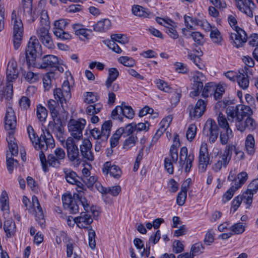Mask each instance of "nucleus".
<instances>
[{"label": "nucleus", "mask_w": 258, "mask_h": 258, "mask_svg": "<svg viewBox=\"0 0 258 258\" xmlns=\"http://www.w3.org/2000/svg\"><path fill=\"white\" fill-rule=\"evenodd\" d=\"M226 113L228 120L234 123L237 130L241 132L246 129L252 131L256 128L257 123L252 117L253 111L250 106L241 104L229 106Z\"/></svg>", "instance_id": "nucleus-1"}, {"label": "nucleus", "mask_w": 258, "mask_h": 258, "mask_svg": "<svg viewBox=\"0 0 258 258\" xmlns=\"http://www.w3.org/2000/svg\"><path fill=\"white\" fill-rule=\"evenodd\" d=\"M42 134L39 137H38L35 132L33 127L29 125L27 127V133L29 139L36 150H40L39 153V159L42 170L44 172L47 171L48 161L46 159L44 152L48 148L47 139L46 138L45 133L48 135V128L44 125H41Z\"/></svg>", "instance_id": "nucleus-2"}, {"label": "nucleus", "mask_w": 258, "mask_h": 258, "mask_svg": "<svg viewBox=\"0 0 258 258\" xmlns=\"http://www.w3.org/2000/svg\"><path fill=\"white\" fill-rule=\"evenodd\" d=\"M234 147L227 145L223 151H219L215 156V162L213 164L212 169L214 172L220 171L222 168H226L229 164L232 157V150Z\"/></svg>", "instance_id": "nucleus-3"}, {"label": "nucleus", "mask_w": 258, "mask_h": 258, "mask_svg": "<svg viewBox=\"0 0 258 258\" xmlns=\"http://www.w3.org/2000/svg\"><path fill=\"white\" fill-rule=\"evenodd\" d=\"M22 202L26 208V210L30 211L32 208H34L36 213V220L42 228H45L46 225L43 213L37 197L33 196L32 197L31 204L29 199L26 196H24L22 198Z\"/></svg>", "instance_id": "nucleus-4"}, {"label": "nucleus", "mask_w": 258, "mask_h": 258, "mask_svg": "<svg viewBox=\"0 0 258 258\" xmlns=\"http://www.w3.org/2000/svg\"><path fill=\"white\" fill-rule=\"evenodd\" d=\"M11 22L13 25V43L16 49H18L22 42L24 27L22 20L17 17L15 11L12 13Z\"/></svg>", "instance_id": "nucleus-5"}, {"label": "nucleus", "mask_w": 258, "mask_h": 258, "mask_svg": "<svg viewBox=\"0 0 258 258\" xmlns=\"http://www.w3.org/2000/svg\"><path fill=\"white\" fill-rule=\"evenodd\" d=\"M37 34L40 41L46 46L48 45V14L47 10L40 13V26Z\"/></svg>", "instance_id": "nucleus-6"}, {"label": "nucleus", "mask_w": 258, "mask_h": 258, "mask_svg": "<svg viewBox=\"0 0 258 258\" xmlns=\"http://www.w3.org/2000/svg\"><path fill=\"white\" fill-rule=\"evenodd\" d=\"M51 115L53 121H49V126L52 127V132L56 134V137L63 145H64L65 137L62 121L58 116V111L55 108L51 110Z\"/></svg>", "instance_id": "nucleus-7"}, {"label": "nucleus", "mask_w": 258, "mask_h": 258, "mask_svg": "<svg viewBox=\"0 0 258 258\" xmlns=\"http://www.w3.org/2000/svg\"><path fill=\"white\" fill-rule=\"evenodd\" d=\"M41 45L38 40L35 36L30 37L25 50L27 63H33L36 60L37 53H39Z\"/></svg>", "instance_id": "nucleus-8"}, {"label": "nucleus", "mask_w": 258, "mask_h": 258, "mask_svg": "<svg viewBox=\"0 0 258 258\" xmlns=\"http://www.w3.org/2000/svg\"><path fill=\"white\" fill-rule=\"evenodd\" d=\"M78 194H74L73 197L71 194L66 193L62 197V201L64 209L68 211L70 214H75L79 212V207L78 202L81 203L77 198Z\"/></svg>", "instance_id": "nucleus-9"}, {"label": "nucleus", "mask_w": 258, "mask_h": 258, "mask_svg": "<svg viewBox=\"0 0 258 258\" xmlns=\"http://www.w3.org/2000/svg\"><path fill=\"white\" fill-rule=\"evenodd\" d=\"M86 124V120L83 118L78 120L72 119L68 124L69 132L73 138L77 140L81 139L83 137V130Z\"/></svg>", "instance_id": "nucleus-10"}, {"label": "nucleus", "mask_w": 258, "mask_h": 258, "mask_svg": "<svg viewBox=\"0 0 258 258\" xmlns=\"http://www.w3.org/2000/svg\"><path fill=\"white\" fill-rule=\"evenodd\" d=\"M121 115L126 118L132 119L135 115L133 109L128 105H126L122 102L120 106H117L111 112V117L113 119H118L122 121V117Z\"/></svg>", "instance_id": "nucleus-11"}, {"label": "nucleus", "mask_w": 258, "mask_h": 258, "mask_svg": "<svg viewBox=\"0 0 258 258\" xmlns=\"http://www.w3.org/2000/svg\"><path fill=\"white\" fill-rule=\"evenodd\" d=\"M203 132L204 135L209 137V142L214 143L219 135V128L215 121L208 119L204 125Z\"/></svg>", "instance_id": "nucleus-12"}, {"label": "nucleus", "mask_w": 258, "mask_h": 258, "mask_svg": "<svg viewBox=\"0 0 258 258\" xmlns=\"http://www.w3.org/2000/svg\"><path fill=\"white\" fill-rule=\"evenodd\" d=\"M68 24L66 19H60L54 22L53 33L57 38L62 40H70L72 39V35L64 31Z\"/></svg>", "instance_id": "nucleus-13"}, {"label": "nucleus", "mask_w": 258, "mask_h": 258, "mask_svg": "<svg viewBox=\"0 0 258 258\" xmlns=\"http://www.w3.org/2000/svg\"><path fill=\"white\" fill-rule=\"evenodd\" d=\"M178 158V149L176 146L172 145L170 149L169 156L165 158L164 168L166 171L170 174L174 172L173 163H176Z\"/></svg>", "instance_id": "nucleus-14"}, {"label": "nucleus", "mask_w": 258, "mask_h": 258, "mask_svg": "<svg viewBox=\"0 0 258 258\" xmlns=\"http://www.w3.org/2000/svg\"><path fill=\"white\" fill-rule=\"evenodd\" d=\"M207 101L202 99H199L196 105H189L187 109L189 110V117L191 119H196L201 117L206 110Z\"/></svg>", "instance_id": "nucleus-15"}, {"label": "nucleus", "mask_w": 258, "mask_h": 258, "mask_svg": "<svg viewBox=\"0 0 258 258\" xmlns=\"http://www.w3.org/2000/svg\"><path fill=\"white\" fill-rule=\"evenodd\" d=\"M237 9L247 16L252 18L256 5L252 0H234Z\"/></svg>", "instance_id": "nucleus-16"}, {"label": "nucleus", "mask_w": 258, "mask_h": 258, "mask_svg": "<svg viewBox=\"0 0 258 258\" xmlns=\"http://www.w3.org/2000/svg\"><path fill=\"white\" fill-rule=\"evenodd\" d=\"M194 160V154L192 152L188 154L187 149L186 147H182L180 149L179 156V164L183 166H185V172H189L192 165Z\"/></svg>", "instance_id": "nucleus-17"}, {"label": "nucleus", "mask_w": 258, "mask_h": 258, "mask_svg": "<svg viewBox=\"0 0 258 258\" xmlns=\"http://www.w3.org/2000/svg\"><path fill=\"white\" fill-rule=\"evenodd\" d=\"M63 172L64 173V177L67 181L71 184L76 185L77 190L79 194V192L83 193L84 195V188L85 185L79 180V177L77 175L76 173L71 169L68 168L63 169Z\"/></svg>", "instance_id": "nucleus-18"}, {"label": "nucleus", "mask_w": 258, "mask_h": 258, "mask_svg": "<svg viewBox=\"0 0 258 258\" xmlns=\"http://www.w3.org/2000/svg\"><path fill=\"white\" fill-rule=\"evenodd\" d=\"M66 94H67L60 88H56L54 90L53 95L57 102H56L53 100H49V110L50 112L53 108H55L58 111L57 108H58V103L62 106L63 103H66L67 101L71 98V97H66Z\"/></svg>", "instance_id": "nucleus-19"}, {"label": "nucleus", "mask_w": 258, "mask_h": 258, "mask_svg": "<svg viewBox=\"0 0 258 258\" xmlns=\"http://www.w3.org/2000/svg\"><path fill=\"white\" fill-rule=\"evenodd\" d=\"M209 161L207 144L203 142L201 144L199 155V169L202 171H205L209 163Z\"/></svg>", "instance_id": "nucleus-20"}, {"label": "nucleus", "mask_w": 258, "mask_h": 258, "mask_svg": "<svg viewBox=\"0 0 258 258\" xmlns=\"http://www.w3.org/2000/svg\"><path fill=\"white\" fill-rule=\"evenodd\" d=\"M17 124L16 116L11 107L7 108L5 117V126L6 130H10L13 134Z\"/></svg>", "instance_id": "nucleus-21"}, {"label": "nucleus", "mask_w": 258, "mask_h": 258, "mask_svg": "<svg viewBox=\"0 0 258 258\" xmlns=\"http://www.w3.org/2000/svg\"><path fill=\"white\" fill-rule=\"evenodd\" d=\"M75 222L79 228L88 229L91 227L90 225L93 222V219L90 214L85 211L82 212L79 216L75 218Z\"/></svg>", "instance_id": "nucleus-22"}, {"label": "nucleus", "mask_w": 258, "mask_h": 258, "mask_svg": "<svg viewBox=\"0 0 258 258\" xmlns=\"http://www.w3.org/2000/svg\"><path fill=\"white\" fill-rule=\"evenodd\" d=\"M235 31V33H231L230 37L233 41L235 46L238 48L246 42L247 37L245 32L240 28H236Z\"/></svg>", "instance_id": "nucleus-23"}, {"label": "nucleus", "mask_w": 258, "mask_h": 258, "mask_svg": "<svg viewBox=\"0 0 258 258\" xmlns=\"http://www.w3.org/2000/svg\"><path fill=\"white\" fill-rule=\"evenodd\" d=\"M66 156L64 150L59 147L55 149L54 154L49 155V166L58 168L60 165V160H63Z\"/></svg>", "instance_id": "nucleus-24"}, {"label": "nucleus", "mask_w": 258, "mask_h": 258, "mask_svg": "<svg viewBox=\"0 0 258 258\" xmlns=\"http://www.w3.org/2000/svg\"><path fill=\"white\" fill-rule=\"evenodd\" d=\"M92 144L89 140L85 139L80 146L81 153L85 160L92 161L94 159L93 153L91 151Z\"/></svg>", "instance_id": "nucleus-25"}, {"label": "nucleus", "mask_w": 258, "mask_h": 258, "mask_svg": "<svg viewBox=\"0 0 258 258\" xmlns=\"http://www.w3.org/2000/svg\"><path fill=\"white\" fill-rule=\"evenodd\" d=\"M102 172L106 175L109 173L110 176L115 178H119L121 175V171L119 167L115 165H111L110 162H106L104 164Z\"/></svg>", "instance_id": "nucleus-26"}, {"label": "nucleus", "mask_w": 258, "mask_h": 258, "mask_svg": "<svg viewBox=\"0 0 258 258\" xmlns=\"http://www.w3.org/2000/svg\"><path fill=\"white\" fill-rule=\"evenodd\" d=\"M18 72L17 62L14 60H10L6 70V77L8 82H13L18 78Z\"/></svg>", "instance_id": "nucleus-27"}, {"label": "nucleus", "mask_w": 258, "mask_h": 258, "mask_svg": "<svg viewBox=\"0 0 258 258\" xmlns=\"http://www.w3.org/2000/svg\"><path fill=\"white\" fill-rule=\"evenodd\" d=\"M63 146L67 149L69 159L71 162H76L77 164H79L80 162L79 149L76 143H74V145H66Z\"/></svg>", "instance_id": "nucleus-28"}, {"label": "nucleus", "mask_w": 258, "mask_h": 258, "mask_svg": "<svg viewBox=\"0 0 258 258\" xmlns=\"http://www.w3.org/2000/svg\"><path fill=\"white\" fill-rule=\"evenodd\" d=\"M77 198L81 203V205H82L85 211H86L89 214L91 213L94 217L98 216V211L94 206H90L89 202L84 197V196L83 195V193L79 192V194L77 195Z\"/></svg>", "instance_id": "nucleus-29"}, {"label": "nucleus", "mask_w": 258, "mask_h": 258, "mask_svg": "<svg viewBox=\"0 0 258 258\" xmlns=\"http://www.w3.org/2000/svg\"><path fill=\"white\" fill-rule=\"evenodd\" d=\"M183 34L187 38L191 37L194 41L198 44L201 45L204 42V35L199 32H191L186 28L182 29Z\"/></svg>", "instance_id": "nucleus-30"}, {"label": "nucleus", "mask_w": 258, "mask_h": 258, "mask_svg": "<svg viewBox=\"0 0 258 258\" xmlns=\"http://www.w3.org/2000/svg\"><path fill=\"white\" fill-rule=\"evenodd\" d=\"M245 149L246 153L250 156L253 155L255 153V140L253 136L251 134H248L245 138Z\"/></svg>", "instance_id": "nucleus-31"}, {"label": "nucleus", "mask_w": 258, "mask_h": 258, "mask_svg": "<svg viewBox=\"0 0 258 258\" xmlns=\"http://www.w3.org/2000/svg\"><path fill=\"white\" fill-rule=\"evenodd\" d=\"M111 27V21L108 19H103L94 25L93 29L97 32H105Z\"/></svg>", "instance_id": "nucleus-32"}, {"label": "nucleus", "mask_w": 258, "mask_h": 258, "mask_svg": "<svg viewBox=\"0 0 258 258\" xmlns=\"http://www.w3.org/2000/svg\"><path fill=\"white\" fill-rule=\"evenodd\" d=\"M69 75H67V78L66 80H64L62 85V90L67 94H66V97H71V90L73 88L74 85V82L73 78L71 74L68 73Z\"/></svg>", "instance_id": "nucleus-33"}, {"label": "nucleus", "mask_w": 258, "mask_h": 258, "mask_svg": "<svg viewBox=\"0 0 258 258\" xmlns=\"http://www.w3.org/2000/svg\"><path fill=\"white\" fill-rule=\"evenodd\" d=\"M237 81L239 87L243 89H246L249 86V79L247 74L245 72L244 70H241L239 72V74L237 76Z\"/></svg>", "instance_id": "nucleus-34"}, {"label": "nucleus", "mask_w": 258, "mask_h": 258, "mask_svg": "<svg viewBox=\"0 0 258 258\" xmlns=\"http://www.w3.org/2000/svg\"><path fill=\"white\" fill-rule=\"evenodd\" d=\"M16 228L15 223L12 220L8 219L5 221L4 229L7 237L10 238L14 235Z\"/></svg>", "instance_id": "nucleus-35"}, {"label": "nucleus", "mask_w": 258, "mask_h": 258, "mask_svg": "<svg viewBox=\"0 0 258 258\" xmlns=\"http://www.w3.org/2000/svg\"><path fill=\"white\" fill-rule=\"evenodd\" d=\"M119 76V72L114 68H110L108 70V76L105 81V85L107 89L111 87V84L115 81Z\"/></svg>", "instance_id": "nucleus-36"}, {"label": "nucleus", "mask_w": 258, "mask_h": 258, "mask_svg": "<svg viewBox=\"0 0 258 258\" xmlns=\"http://www.w3.org/2000/svg\"><path fill=\"white\" fill-rule=\"evenodd\" d=\"M112 122L110 120L105 121L102 125L101 132L103 134L102 136V142H106L110 136Z\"/></svg>", "instance_id": "nucleus-37"}, {"label": "nucleus", "mask_w": 258, "mask_h": 258, "mask_svg": "<svg viewBox=\"0 0 258 258\" xmlns=\"http://www.w3.org/2000/svg\"><path fill=\"white\" fill-rule=\"evenodd\" d=\"M28 66H34L41 69H46L48 67V55H44L41 59L33 61V63H28Z\"/></svg>", "instance_id": "nucleus-38"}, {"label": "nucleus", "mask_w": 258, "mask_h": 258, "mask_svg": "<svg viewBox=\"0 0 258 258\" xmlns=\"http://www.w3.org/2000/svg\"><path fill=\"white\" fill-rule=\"evenodd\" d=\"M47 110L46 108L42 106L41 104H38L36 107V116L40 122L43 124L45 122L47 116Z\"/></svg>", "instance_id": "nucleus-39"}, {"label": "nucleus", "mask_w": 258, "mask_h": 258, "mask_svg": "<svg viewBox=\"0 0 258 258\" xmlns=\"http://www.w3.org/2000/svg\"><path fill=\"white\" fill-rule=\"evenodd\" d=\"M9 137L7 138L8 143L9 151L11 153V156H16L18 154V147L17 144L14 143L12 139H13V134L9 133Z\"/></svg>", "instance_id": "nucleus-40"}, {"label": "nucleus", "mask_w": 258, "mask_h": 258, "mask_svg": "<svg viewBox=\"0 0 258 258\" xmlns=\"http://www.w3.org/2000/svg\"><path fill=\"white\" fill-rule=\"evenodd\" d=\"M194 86H198L199 88H203V83L205 81V77L203 73L199 71L194 73L192 77Z\"/></svg>", "instance_id": "nucleus-41"}, {"label": "nucleus", "mask_w": 258, "mask_h": 258, "mask_svg": "<svg viewBox=\"0 0 258 258\" xmlns=\"http://www.w3.org/2000/svg\"><path fill=\"white\" fill-rule=\"evenodd\" d=\"M187 188L188 185L187 186L182 185L181 190L178 192L176 198V203L178 205L182 206L184 204L187 196Z\"/></svg>", "instance_id": "nucleus-42"}, {"label": "nucleus", "mask_w": 258, "mask_h": 258, "mask_svg": "<svg viewBox=\"0 0 258 258\" xmlns=\"http://www.w3.org/2000/svg\"><path fill=\"white\" fill-rule=\"evenodd\" d=\"M248 178V175L246 172H241L238 174L237 178L235 180L234 184L233 185L237 189H239L246 182Z\"/></svg>", "instance_id": "nucleus-43"}, {"label": "nucleus", "mask_w": 258, "mask_h": 258, "mask_svg": "<svg viewBox=\"0 0 258 258\" xmlns=\"http://www.w3.org/2000/svg\"><path fill=\"white\" fill-rule=\"evenodd\" d=\"M9 197L6 191L4 190L2 192L0 197V203L1 210L8 212L9 211Z\"/></svg>", "instance_id": "nucleus-44"}, {"label": "nucleus", "mask_w": 258, "mask_h": 258, "mask_svg": "<svg viewBox=\"0 0 258 258\" xmlns=\"http://www.w3.org/2000/svg\"><path fill=\"white\" fill-rule=\"evenodd\" d=\"M138 141L137 137L135 135H131L124 141L122 147L124 149L128 150L135 146Z\"/></svg>", "instance_id": "nucleus-45"}, {"label": "nucleus", "mask_w": 258, "mask_h": 258, "mask_svg": "<svg viewBox=\"0 0 258 258\" xmlns=\"http://www.w3.org/2000/svg\"><path fill=\"white\" fill-rule=\"evenodd\" d=\"M154 82L159 90L166 93L171 92L172 88L165 81L158 79H156Z\"/></svg>", "instance_id": "nucleus-46"}, {"label": "nucleus", "mask_w": 258, "mask_h": 258, "mask_svg": "<svg viewBox=\"0 0 258 258\" xmlns=\"http://www.w3.org/2000/svg\"><path fill=\"white\" fill-rule=\"evenodd\" d=\"M210 36L213 43L218 45L221 44L222 37L219 31L217 28H214L211 30Z\"/></svg>", "instance_id": "nucleus-47"}, {"label": "nucleus", "mask_w": 258, "mask_h": 258, "mask_svg": "<svg viewBox=\"0 0 258 258\" xmlns=\"http://www.w3.org/2000/svg\"><path fill=\"white\" fill-rule=\"evenodd\" d=\"M215 84L212 82L207 83L202 91V96L205 98L210 95H213L214 92Z\"/></svg>", "instance_id": "nucleus-48"}, {"label": "nucleus", "mask_w": 258, "mask_h": 258, "mask_svg": "<svg viewBox=\"0 0 258 258\" xmlns=\"http://www.w3.org/2000/svg\"><path fill=\"white\" fill-rule=\"evenodd\" d=\"M170 102L172 105L176 106L179 102L181 98V92L178 90H173L172 89L171 92H169Z\"/></svg>", "instance_id": "nucleus-49"}, {"label": "nucleus", "mask_w": 258, "mask_h": 258, "mask_svg": "<svg viewBox=\"0 0 258 258\" xmlns=\"http://www.w3.org/2000/svg\"><path fill=\"white\" fill-rule=\"evenodd\" d=\"M197 127L196 124H190L188 126L186 131V136L187 139L190 142L192 141L195 138V136L197 134Z\"/></svg>", "instance_id": "nucleus-50"}, {"label": "nucleus", "mask_w": 258, "mask_h": 258, "mask_svg": "<svg viewBox=\"0 0 258 258\" xmlns=\"http://www.w3.org/2000/svg\"><path fill=\"white\" fill-rule=\"evenodd\" d=\"M111 40L117 42L119 43L125 44L128 42L129 40L125 35L122 34H114L111 36Z\"/></svg>", "instance_id": "nucleus-51"}, {"label": "nucleus", "mask_w": 258, "mask_h": 258, "mask_svg": "<svg viewBox=\"0 0 258 258\" xmlns=\"http://www.w3.org/2000/svg\"><path fill=\"white\" fill-rule=\"evenodd\" d=\"M188 58L191 60L201 70L203 69L204 66L201 62V59L199 56L196 54H193L191 52L187 50Z\"/></svg>", "instance_id": "nucleus-52"}, {"label": "nucleus", "mask_w": 258, "mask_h": 258, "mask_svg": "<svg viewBox=\"0 0 258 258\" xmlns=\"http://www.w3.org/2000/svg\"><path fill=\"white\" fill-rule=\"evenodd\" d=\"M204 249V247L203 245V244L201 242L196 243L193 244L191 246L190 252L192 254V256L194 257V256L199 255L203 252Z\"/></svg>", "instance_id": "nucleus-53"}, {"label": "nucleus", "mask_w": 258, "mask_h": 258, "mask_svg": "<svg viewBox=\"0 0 258 258\" xmlns=\"http://www.w3.org/2000/svg\"><path fill=\"white\" fill-rule=\"evenodd\" d=\"M229 229L233 234H239L244 231V226L242 223H237L230 227Z\"/></svg>", "instance_id": "nucleus-54"}, {"label": "nucleus", "mask_w": 258, "mask_h": 258, "mask_svg": "<svg viewBox=\"0 0 258 258\" xmlns=\"http://www.w3.org/2000/svg\"><path fill=\"white\" fill-rule=\"evenodd\" d=\"M132 12L135 15L139 17H147L149 15V14L145 11L144 8L139 5L133 7Z\"/></svg>", "instance_id": "nucleus-55"}, {"label": "nucleus", "mask_w": 258, "mask_h": 258, "mask_svg": "<svg viewBox=\"0 0 258 258\" xmlns=\"http://www.w3.org/2000/svg\"><path fill=\"white\" fill-rule=\"evenodd\" d=\"M232 130L230 128H228L226 130H224L223 132H221L220 135V142L222 145H226L232 134Z\"/></svg>", "instance_id": "nucleus-56"}, {"label": "nucleus", "mask_w": 258, "mask_h": 258, "mask_svg": "<svg viewBox=\"0 0 258 258\" xmlns=\"http://www.w3.org/2000/svg\"><path fill=\"white\" fill-rule=\"evenodd\" d=\"M96 234L92 227L88 229V239L89 245L92 249H94L96 247V240H95Z\"/></svg>", "instance_id": "nucleus-57"}, {"label": "nucleus", "mask_w": 258, "mask_h": 258, "mask_svg": "<svg viewBox=\"0 0 258 258\" xmlns=\"http://www.w3.org/2000/svg\"><path fill=\"white\" fill-rule=\"evenodd\" d=\"M77 36H79L82 40H88L92 36V30L91 29L83 28L78 33Z\"/></svg>", "instance_id": "nucleus-58"}, {"label": "nucleus", "mask_w": 258, "mask_h": 258, "mask_svg": "<svg viewBox=\"0 0 258 258\" xmlns=\"http://www.w3.org/2000/svg\"><path fill=\"white\" fill-rule=\"evenodd\" d=\"M191 22L193 24L198 26H203V22L200 20L197 19H194L189 16H184V22L187 28L192 29V26L188 24V22Z\"/></svg>", "instance_id": "nucleus-59"}, {"label": "nucleus", "mask_w": 258, "mask_h": 258, "mask_svg": "<svg viewBox=\"0 0 258 258\" xmlns=\"http://www.w3.org/2000/svg\"><path fill=\"white\" fill-rule=\"evenodd\" d=\"M166 27V32L172 38L176 39L178 38V34L173 25L169 24Z\"/></svg>", "instance_id": "nucleus-60"}, {"label": "nucleus", "mask_w": 258, "mask_h": 258, "mask_svg": "<svg viewBox=\"0 0 258 258\" xmlns=\"http://www.w3.org/2000/svg\"><path fill=\"white\" fill-rule=\"evenodd\" d=\"M217 120L219 125L224 130L230 128L227 119L221 112L219 113Z\"/></svg>", "instance_id": "nucleus-61"}, {"label": "nucleus", "mask_w": 258, "mask_h": 258, "mask_svg": "<svg viewBox=\"0 0 258 258\" xmlns=\"http://www.w3.org/2000/svg\"><path fill=\"white\" fill-rule=\"evenodd\" d=\"M241 196L242 197V202L246 205V208L249 209L252 202V193L247 192Z\"/></svg>", "instance_id": "nucleus-62"}, {"label": "nucleus", "mask_w": 258, "mask_h": 258, "mask_svg": "<svg viewBox=\"0 0 258 258\" xmlns=\"http://www.w3.org/2000/svg\"><path fill=\"white\" fill-rule=\"evenodd\" d=\"M119 61L124 66L128 67H133L135 64V61L128 56H121L119 58Z\"/></svg>", "instance_id": "nucleus-63"}, {"label": "nucleus", "mask_w": 258, "mask_h": 258, "mask_svg": "<svg viewBox=\"0 0 258 258\" xmlns=\"http://www.w3.org/2000/svg\"><path fill=\"white\" fill-rule=\"evenodd\" d=\"M238 189L235 187L234 185H232L231 187L226 192V193L223 196V202L226 203L229 201L233 197L235 191Z\"/></svg>", "instance_id": "nucleus-64"}]
</instances>
